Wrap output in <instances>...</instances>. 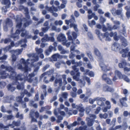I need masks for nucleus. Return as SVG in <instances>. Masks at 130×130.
Masks as SVG:
<instances>
[{"mask_svg": "<svg viewBox=\"0 0 130 130\" xmlns=\"http://www.w3.org/2000/svg\"><path fill=\"white\" fill-rule=\"evenodd\" d=\"M9 77L14 80V81L18 80L22 81L24 80L25 79V76L21 74L17 75V73L14 71L11 72Z\"/></svg>", "mask_w": 130, "mask_h": 130, "instance_id": "1", "label": "nucleus"}, {"mask_svg": "<svg viewBox=\"0 0 130 130\" xmlns=\"http://www.w3.org/2000/svg\"><path fill=\"white\" fill-rule=\"evenodd\" d=\"M25 11L26 12L25 14L26 18H24V19L26 21V22L24 23L23 26L25 27H26L31 24L32 23V21L30 20V16L27 8L25 9Z\"/></svg>", "mask_w": 130, "mask_h": 130, "instance_id": "2", "label": "nucleus"}, {"mask_svg": "<svg viewBox=\"0 0 130 130\" xmlns=\"http://www.w3.org/2000/svg\"><path fill=\"white\" fill-rule=\"evenodd\" d=\"M35 75L34 72H33L29 74L27 76L25 77V79L24 80L26 79L28 82L30 83H32L34 80V84H37L38 82V78L37 77H35L34 79L32 78L34 77Z\"/></svg>", "mask_w": 130, "mask_h": 130, "instance_id": "3", "label": "nucleus"}, {"mask_svg": "<svg viewBox=\"0 0 130 130\" xmlns=\"http://www.w3.org/2000/svg\"><path fill=\"white\" fill-rule=\"evenodd\" d=\"M119 67L121 68H124V72H128L130 71V68H128L126 66L130 67V64H127L125 60H123L121 63H119Z\"/></svg>", "mask_w": 130, "mask_h": 130, "instance_id": "4", "label": "nucleus"}, {"mask_svg": "<svg viewBox=\"0 0 130 130\" xmlns=\"http://www.w3.org/2000/svg\"><path fill=\"white\" fill-rule=\"evenodd\" d=\"M71 18L69 20L70 23H71L70 25V27L71 28L73 27L75 31L77 32L78 31L77 28V25L74 23L76 22V21L73 15H72L71 16Z\"/></svg>", "mask_w": 130, "mask_h": 130, "instance_id": "5", "label": "nucleus"}, {"mask_svg": "<svg viewBox=\"0 0 130 130\" xmlns=\"http://www.w3.org/2000/svg\"><path fill=\"white\" fill-rule=\"evenodd\" d=\"M67 35L68 36V40L70 41H72L71 43L73 44L74 43L73 39L75 40L77 38V34L74 31L72 32V35L73 38L70 35V31H69L67 33Z\"/></svg>", "mask_w": 130, "mask_h": 130, "instance_id": "6", "label": "nucleus"}, {"mask_svg": "<svg viewBox=\"0 0 130 130\" xmlns=\"http://www.w3.org/2000/svg\"><path fill=\"white\" fill-rule=\"evenodd\" d=\"M24 31V29H22L21 30L17 29L16 30L15 33L12 34L11 35V37L13 38L14 40L18 39L19 38V35L20 34L21 31Z\"/></svg>", "mask_w": 130, "mask_h": 130, "instance_id": "7", "label": "nucleus"}, {"mask_svg": "<svg viewBox=\"0 0 130 130\" xmlns=\"http://www.w3.org/2000/svg\"><path fill=\"white\" fill-rule=\"evenodd\" d=\"M94 53L95 55L96 56L99 60L101 61L103 59L102 56L99 50L96 48H95L94 50Z\"/></svg>", "mask_w": 130, "mask_h": 130, "instance_id": "8", "label": "nucleus"}, {"mask_svg": "<svg viewBox=\"0 0 130 130\" xmlns=\"http://www.w3.org/2000/svg\"><path fill=\"white\" fill-rule=\"evenodd\" d=\"M18 80L13 81V83L14 85H17V89L20 90L24 88L23 83H20Z\"/></svg>", "mask_w": 130, "mask_h": 130, "instance_id": "9", "label": "nucleus"}, {"mask_svg": "<svg viewBox=\"0 0 130 130\" xmlns=\"http://www.w3.org/2000/svg\"><path fill=\"white\" fill-rule=\"evenodd\" d=\"M102 78L103 80L105 81L107 84L109 85H111L112 84V80L107 77L106 74H103L102 75Z\"/></svg>", "mask_w": 130, "mask_h": 130, "instance_id": "10", "label": "nucleus"}, {"mask_svg": "<svg viewBox=\"0 0 130 130\" xmlns=\"http://www.w3.org/2000/svg\"><path fill=\"white\" fill-rule=\"evenodd\" d=\"M106 99L104 98H97V103L98 104L101 106H102L104 105V102L105 101Z\"/></svg>", "mask_w": 130, "mask_h": 130, "instance_id": "11", "label": "nucleus"}, {"mask_svg": "<svg viewBox=\"0 0 130 130\" xmlns=\"http://www.w3.org/2000/svg\"><path fill=\"white\" fill-rule=\"evenodd\" d=\"M20 94L21 96H18L16 97V100L17 102L22 104L23 103V102L22 101V99L24 96V94L23 92H21Z\"/></svg>", "mask_w": 130, "mask_h": 130, "instance_id": "12", "label": "nucleus"}, {"mask_svg": "<svg viewBox=\"0 0 130 130\" xmlns=\"http://www.w3.org/2000/svg\"><path fill=\"white\" fill-rule=\"evenodd\" d=\"M105 104L107 105L106 107H104L103 109V111L104 112H106L108 110L110 109L111 108V105L110 102L108 101H106Z\"/></svg>", "mask_w": 130, "mask_h": 130, "instance_id": "13", "label": "nucleus"}, {"mask_svg": "<svg viewBox=\"0 0 130 130\" xmlns=\"http://www.w3.org/2000/svg\"><path fill=\"white\" fill-rule=\"evenodd\" d=\"M110 37H113V38L114 40L116 41H118L119 39V37L117 35V32H116L113 33V32H111L110 33Z\"/></svg>", "mask_w": 130, "mask_h": 130, "instance_id": "14", "label": "nucleus"}, {"mask_svg": "<svg viewBox=\"0 0 130 130\" xmlns=\"http://www.w3.org/2000/svg\"><path fill=\"white\" fill-rule=\"evenodd\" d=\"M0 74L1 75V78L3 79H6L7 77L9 75L8 74L6 73V71H1Z\"/></svg>", "mask_w": 130, "mask_h": 130, "instance_id": "15", "label": "nucleus"}, {"mask_svg": "<svg viewBox=\"0 0 130 130\" xmlns=\"http://www.w3.org/2000/svg\"><path fill=\"white\" fill-rule=\"evenodd\" d=\"M25 31L24 32H22L21 34V36L22 37H25V38L26 39H30L32 38V36L31 35H29L28 33L27 32V31L25 30Z\"/></svg>", "mask_w": 130, "mask_h": 130, "instance_id": "16", "label": "nucleus"}, {"mask_svg": "<svg viewBox=\"0 0 130 130\" xmlns=\"http://www.w3.org/2000/svg\"><path fill=\"white\" fill-rule=\"evenodd\" d=\"M57 39L60 42L65 41L66 39L65 36L62 34H60L59 35Z\"/></svg>", "mask_w": 130, "mask_h": 130, "instance_id": "17", "label": "nucleus"}, {"mask_svg": "<svg viewBox=\"0 0 130 130\" xmlns=\"http://www.w3.org/2000/svg\"><path fill=\"white\" fill-rule=\"evenodd\" d=\"M86 120L87 121V124L88 126L90 127L92 126L94 123V120L92 119H90L89 117H87Z\"/></svg>", "mask_w": 130, "mask_h": 130, "instance_id": "18", "label": "nucleus"}, {"mask_svg": "<svg viewBox=\"0 0 130 130\" xmlns=\"http://www.w3.org/2000/svg\"><path fill=\"white\" fill-rule=\"evenodd\" d=\"M58 83H59V86L60 87L62 86V80L61 78H59V79H55L54 82V86L55 87L57 86V84Z\"/></svg>", "mask_w": 130, "mask_h": 130, "instance_id": "19", "label": "nucleus"}, {"mask_svg": "<svg viewBox=\"0 0 130 130\" xmlns=\"http://www.w3.org/2000/svg\"><path fill=\"white\" fill-rule=\"evenodd\" d=\"M11 41V39L9 38H6L5 39H1L0 41V43H4V44H6L10 43Z\"/></svg>", "mask_w": 130, "mask_h": 130, "instance_id": "20", "label": "nucleus"}, {"mask_svg": "<svg viewBox=\"0 0 130 130\" xmlns=\"http://www.w3.org/2000/svg\"><path fill=\"white\" fill-rule=\"evenodd\" d=\"M89 70L87 69L85 71V74L86 75H88L90 77H93L94 76V72L92 71L89 72Z\"/></svg>", "mask_w": 130, "mask_h": 130, "instance_id": "21", "label": "nucleus"}, {"mask_svg": "<svg viewBox=\"0 0 130 130\" xmlns=\"http://www.w3.org/2000/svg\"><path fill=\"white\" fill-rule=\"evenodd\" d=\"M127 100V99L126 97H123L122 98L119 99V102L122 106H125L124 104H125L126 103L125 101H126Z\"/></svg>", "mask_w": 130, "mask_h": 130, "instance_id": "22", "label": "nucleus"}, {"mask_svg": "<svg viewBox=\"0 0 130 130\" xmlns=\"http://www.w3.org/2000/svg\"><path fill=\"white\" fill-rule=\"evenodd\" d=\"M128 50L127 48H126L125 49H123L122 50L120 51V53L121 54L123 53H124V54H122V56L123 57H126V54L127 52L128 51Z\"/></svg>", "mask_w": 130, "mask_h": 130, "instance_id": "23", "label": "nucleus"}, {"mask_svg": "<svg viewBox=\"0 0 130 130\" xmlns=\"http://www.w3.org/2000/svg\"><path fill=\"white\" fill-rule=\"evenodd\" d=\"M119 48L118 44L115 42L111 46V49L112 50L116 51Z\"/></svg>", "mask_w": 130, "mask_h": 130, "instance_id": "24", "label": "nucleus"}, {"mask_svg": "<svg viewBox=\"0 0 130 130\" xmlns=\"http://www.w3.org/2000/svg\"><path fill=\"white\" fill-rule=\"evenodd\" d=\"M53 71L52 70L47 71L42 74L40 76V78H42L46 75H51Z\"/></svg>", "mask_w": 130, "mask_h": 130, "instance_id": "25", "label": "nucleus"}, {"mask_svg": "<svg viewBox=\"0 0 130 130\" xmlns=\"http://www.w3.org/2000/svg\"><path fill=\"white\" fill-rule=\"evenodd\" d=\"M60 55L58 54H54L52 56V58L54 61H56L57 60V58L59 57Z\"/></svg>", "mask_w": 130, "mask_h": 130, "instance_id": "26", "label": "nucleus"}, {"mask_svg": "<svg viewBox=\"0 0 130 130\" xmlns=\"http://www.w3.org/2000/svg\"><path fill=\"white\" fill-rule=\"evenodd\" d=\"M76 108L80 112H84L85 110V109L83 107L79 105H76Z\"/></svg>", "mask_w": 130, "mask_h": 130, "instance_id": "27", "label": "nucleus"}, {"mask_svg": "<svg viewBox=\"0 0 130 130\" xmlns=\"http://www.w3.org/2000/svg\"><path fill=\"white\" fill-rule=\"evenodd\" d=\"M49 37L46 34L44 35V37L41 39V41L42 42H45L46 41H48Z\"/></svg>", "mask_w": 130, "mask_h": 130, "instance_id": "28", "label": "nucleus"}, {"mask_svg": "<svg viewBox=\"0 0 130 130\" xmlns=\"http://www.w3.org/2000/svg\"><path fill=\"white\" fill-rule=\"evenodd\" d=\"M99 117L101 119H106L108 117V114L106 113H104L103 114L100 113L99 115Z\"/></svg>", "mask_w": 130, "mask_h": 130, "instance_id": "29", "label": "nucleus"}, {"mask_svg": "<svg viewBox=\"0 0 130 130\" xmlns=\"http://www.w3.org/2000/svg\"><path fill=\"white\" fill-rule=\"evenodd\" d=\"M122 45L124 47H125L127 45V43L126 40L124 38L122 40Z\"/></svg>", "mask_w": 130, "mask_h": 130, "instance_id": "30", "label": "nucleus"}, {"mask_svg": "<svg viewBox=\"0 0 130 130\" xmlns=\"http://www.w3.org/2000/svg\"><path fill=\"white\" fill-rule=\"evenodd\" d=\"M110 36L109 33L108 32H106L105 33V38H106L105 40L107 41H110L111 39L109 37V36Z\"/></svg>", "mask_w": 130, "mask_h": 130, "instance_id": "31", "label": "nucleus"}, {"mask_svg": "<svg viewBox=\"0 0 130 130\" xmlns=\"http://www.w3.org/2000/svg\"><path fill=\"white\" fill-rule=\"evenodd\" d=\"M100 66L103 70L105 71H106V67L104 64L103 63H101V62L100 63Z\"/></svg>", "mask_w": 130, "mask_h": 130, "instance_id": "32", "label": "nucleus"}, {"mask_svg": "<svg viewBox=\"0 0 130 130\" xmlns=\"http://www.w3.org/2000/svg\"><path fill=\"white\" fill-rule=\"evenodd\" d=\"M71 62L72 64H75L77 66H78L79 65H81L82 63V62L80 61L78 63L77 62H75V60L74 59L72 60Z\"/></svg>", "mask_w": 130, "mask_h": 130, "instance_id": "33", "label": "nucleus"}, {"mask_svg": "<svg viewBox=\"0 0 130 130\" xmlns=\"http://www.w3.org/2000/svg\"><path fill=\"white\" fill-rule=\"evenodd\" d=\"M115 73L120 78H121L123 76L122 74L118 70H116L115 71Z\"/></svg>", "mask_w": 130, "mask_h": 130, "instance_id": "34", "label": "nucleus"}, {"mask_svg": "<svg viewBox=\"0 0 130 130\" xmlns=\"http://www.w3.org/2000/svg\"><path fill=\"white\" fill-rule=\"evenodd\" d=\"M15 117L17 118H19L20 119L22 120L23 119V114L19 115V112H18L15 115Z\"/></svg>", "mask_w": 130, "mask_h": 130, "instance_id": "35", "label": "nucleus"}, {"mask_svg": "<svg viewBox=\"0 0 130 130\" xmlns=\"http://www.w3.org/2000/svg\"><path fill=\"white\" fill-rule=\"evenodd\" d=\"M27 40L26 38L24 39H22L18 42V44H21L23 43V42L25 43L27 42Z\"/></svg>", "mask_w": 130, "mask_h": 130, "instance_id": "36", "label": "nucleus"}, {"mask_svg": "<svg viewBox=\"0 0 130 130\" xmlns=\"http://www.w3.org/2000/svg\"><path fill=\"white\" fill-rule=\"evenodd\" d=\"M11 42L10 45H9L8 46H7L6 47V48H7L8 50L10 49L11 47H13L15 45V44L13 41L11 40V42Z\"/></svg>", "mask_w": 130, "mask_h": 130, "instance_id": "37", "label": "nucleus"}, {"mask_svg": "<svg viewBox=\"0 0 130 130\" xmlns=\"http://www.w3.org/2000/svg\"><path fill=\"white\" fill-rule=\"evenodd\" d=\"M88 24L89 26L91 27H92L93 25H94L96 24V23L94 20H92L90 22L89 21H88Z\"/></svg>", "mask_w": 130, "mask_h": 130, "instance_id": "38", "label": "nucleus"}, {"mask_svg": "<svg viewBox=\"0 0 130 130\" xmlns=\"http://www.w3.org/2000/svg\"><path fill=\"white\" fill-rule=\"evenodd\" d=\"M12 123L14 124V127L15 126H18L20 125L21 124V123L20 121L17 122L15 121H13L12 122Z\"/></svg>", "mask_w": 130, "mask_h": 130, "instance_id": "39", "label": "nucleus"}, {"mask_svg": "<svg viewBox=\"0 0 130 130\" xmlns=\"http://www.w3.org/2000/svg\"><path fill=\"white\" fill-rule=\"evenodd\" d=\"M3 3L5 5L8 4V6H9L10 5L9 0H3Z\"/></svg>", "mask_w": 130, "mask_h": 130, "instance_id": "40", "label": "nucleus"}, {"mask_svg": "<svg viewBox=\"0 0 130 130\" xmlns=\"http://www.w3.org/2000/svg\"><path fill=\"white\" fill-rule=\"evenodd\" d=\"M128 6H126L125 7V9L127 10V11L126 12V15L127 17L128 18H129L130 17V12L128 11L129 10V9H128Z\"/></svg>", "mask_w": 130, "mask_h": 130, "instance_id": "41", "label": "nucleus"}, {"mask_svg": "<svg viewBox=\"0 0 130 130\" xmlns=\"http://www.w3.org/2000/svg\"><path fill=\"white\" fill-rule=\"evenodd\" d=\"M36 51L37 53L39 54H41L43 52V50L41 48H36Z\"/></svg>", "mask_w": 130, "mask_h": 130, "instance_id": "42", "label": "nucleus"}, {"mask_svg": "<svg viewBox=\"0 0 130 130\" xmlns=\"http://www.w3.org/2000/svg\"><path fill=\"white\" fill-rule=\"evenodd\" d=\"M98 37L102 41L103 39L105 38V33L104 34L101 33L98 36Z\"/></svg>", "mask_w": 130, "mask_h": 130, "instance_id": "43", "label": "nucleus"}, {"mask_svg": "<svg viewBox=\"0 0 130 130\" xmlns=\"http://www.w3.org/2000/svg\"><path fill=\"white\" fill-rule=\"evenodd\" d=\"M6 85V83L3 82H0V88H4Z\"/></svg>", "mask_w": 130, "mask_h": 130, "instance_id": "44", "label": "nucleus"}, {"mask_svg": "<svg viewBox=\"0 0 130 130\" xmlns=\"http://www.w3.org/2000/svg\"><path fill=\"white\" fill-rule=\"evenodd\" d=\"M116 121V118H113L110 124V125H112L113 127H114L115 125V123Z\"/></svg>", "mask_w": 130, "mask_h": 130, "instance_id": "45", "label": "nucleus"}, {"mask_svg": "<svg viewBox=\"0 0 130 130\" xmlns=\"http://www.w3.org/2000/svg\"><path fill=\"white\" fill-rule=\"evenodd\" d=\"M108 89L107 90V92H113L114 91V89L111 88L109 86H108Z\"/></svg>", "mask_w": 130, "mask_h": 130, "instance_id": "46", "label": "nucleus"}, {"mask_svg": "<svg viewBox=\"0 0 130 130\" xmlns=\"http://www.w3.org/2000/svg\"><path fill=\"white\" fill-rule=\"evenodd\" d=\"M122 77L123 78V79L126 82H129V80L127 76L125 75H123Z\"/></svg>", "mask_w": 130, "mask_h": 130, "instance_id": "47", "label": "nucleus"}, {"mask_svg": "<svg viewBox=\"0 0 130 130\" xmlns=\"http://www.w3.org/2000/svg\"><path fill=\"white\" fill-rule=\"evenodd\" d=\"M124 130H126L128 127L127 123L125 122L123 124L122 126Z\"/></svg>", "mask_w": 130, "mask_h": 130, "instance_id": "48", "label": "nucleus"}, {"mask_svg": "<svg viewBox=\"0 0 130 130\" xmlns=\"http://www.w3.org/2000/svg\"><path fill=\"white\" fill-rule=\"evenodd\" d=\"M6 23V24L9 25H10L12 24L11 20L9 18H7V19Z\"/></svg>", "mask_w": 130, "mask_h": 130, "instance_id": "49", "label": "nucleus"}, {"mask_svg": "<svg viewBox=\"0 0 130 130\" xmlns=\"http://www.w3.org/2000/svg\"><path fill=\"white\" fill-rule=\"evenodd\" d=\"M13 70V68L10 66H7V67H6V71H8L9 72H10L12 71Z\"/></svg>", "mask_w": 130, "mask_h": 130, "instance_id": "50", "label": "nucleus"}, {"mask_svg": "<svg viewBox=\"0 0 130 130\" xmlns=\"http://www.w3.org/2000/svg\"><path fill=\"white\" fill-rule=\"evenodd\" d=\"M50 67V65L48 64H46L42 68V70L43 71H45L47 69L49 68Z\"/></svg>", "mask_w": 130, "mask_h": 130, "instance_id": "51", "label": "nucleus"}, {"mask_svg": "<svg viewBox=\"0 0 130 130\" xmlns=\"http://www.w3.org/2000/svg\"><path fill=\"white\" fill-rule=\"evenodd\" d=\"M22 70L24 71L25 72H27L28 71V66L26 64L25 65V67H23Z\"/></svg>", "mask_w": 130, "mask_h": 130, "instance_id": "52", "label": "nucleus"}, {"mask_svg": "<svg viewBox=\"0 0 130 130\" xmlns=\"http://www.w3.org/2000/svg\"><path fill=\"white\" fill-rule=\"evenodd\" d=\"M70 95L73 98H75L77 95L76 92H71L70 93Z\"/></svg>", "mask_w": 130, "mask_h": 130, "instance_id": "53", "label": "nucleus"}, {"mask_svg": "<svg viewBox=\"0 0 130 130\" xmlns=\"http://www.w3.org/2000/svg\"><path fill=\"white\" fill-rule=\"evenodd\" d=\"M12 61L13 62H15L17 59L16 56L14 54H12Z\"/></svg>", "mask_w": 130, "mask_h": 130, "instance_id": "54", "label": "nucleus"}, {"mask_svg": "<svg viewBox=\"0 0 130 130\" xmlns=\"http://www.w3.org/2000/svg\"><path fill=\"white\" fill-rule=\"evenodd\" d=\"M108 86L106 85H104L103 88V91L105 92H107V90L108 88Z\"/></svg>", "mask_w": 130, "mask_h": 130, "instance_id": "55", "label": "nucleus"}, {"mask_svg": "<svg viewBox=\"0 0 130 130\" xmlns=\"http://www.w3.org/2000/svg\"><path fill=\"white\" fill-rule=\"evenodd\" d=\"M101 108L100 107H97L96 110L95 112V113L96 114H97L99 113L101 110Z\"/></svg>", "mask_w": 130, "mask_h": 130, "instance_id": "56", "label": "nucleus"}, {"mask_svg": "<svg viewBox=\"0 0 130 130\" xmlns=\"http://www.w3.org/2000/svg\"><path fill=\"white\" fill-rule=\"evenodd\" d=\"M20 62L21 63L25 64V65L27 64V62L23 58H22L20 60Z\"/></svg>", "mask_w": 130, "mask_h": 130, "instance_id": "57", "label": "nucleus"}, {"mask_svg": "<svg viewBox=\"0 0 130 130\" xmlns=\"http://www.w3.org/2000/svg\"><path fill=\"white\" fill-rule=\"evenodd\" d=\"M50 28V27H46L42 28V30L44 32H45L47 31Z\"/></svg>", "mask_w": 130, "mask_h": 130, "instance_id": "58", "label": "nucleus"}, {"mask_svg": "<svg viewBox=\"0 0 130 130\" xmlns=\"http://www.w3.org/2000/svg\"><path fill=\"white\" fill-rule=\"evenodd\" d=\"M87 126L86 125L84 126L83 127L80 126L79 127V130H87Z\"/></svg>", "mask_w": 130, "mask_h": 130, "instance_id": "59", "label": "nucleus"}, {"mask_svg": "<svg viewBox=\"0 0 130 130\" xmlns=\"http://www.w3.org/2000/svg\"><path fill=\"white\" fill-rule=\"evenodd\" d=\"M77 66H72V68L75 72H78L79 71V69L76 68Z\"/></svg>", "mask_w": 130, "mask_h": 130, "instance_id": "60", "label": "nucleus"}, {"mask_svg": "<svg viewBox=\"0 0 130 130\" xmlns=\"http://www.w3.org/2000/svg\"><path fill=\"white\" fill-rule=\"evenodd\" d=\"M100 21L101 23H103L105 22L106 19L102 16H101L100 18Z\"/></svg>", "mask_w": 130, "mask_h": 130, "instance_id": "61", "label": "nucleus"}, {"mask_svg": "<svg viewBox=\"0 0 130 130\" xmlns=\"http://www.w3.org/2000/svg\"><path fill=\"white\" fill-rule=\"evenodd\" d=\"M96 100L97 98H94L93 99H90L89 100V102L90 104H93V103L95 101H96Z\"/></svg>", "mask_w": 130, "mask_h": 130, "instance_id": "62", "label": "nucleus"}, {"mask_svg": "<svg viewBox=\"0 0 130 130\" xmlns=\"http://www.w3.org/2000/svg\"><path fill=\"white\" fill-rule=\"evenodd\" d=\"M57 99V97L56 95H55L53 98L50 100V103H52L53 102L56 100Z\"/></svg>", "mask_w": 130, "mask_h": 130, "instance_id": "63", "label": "nucleus"}, {"mask_svg": "<svg viewBox=\"0 0 130 130\" xmlns=\"http://www.w3.org/2000/svg\"><path fill=\"white\" fill-rule=\"evenodd\" d=\"M71 43L70 42H68L67 43L66 41H65L64 42H63V45H66L67 47H68L70 45Z\"/></svg>", "mask_w": 130, "mask_h": 130, "instance_id": "64", "label": "nucleus"}]
</instances>
